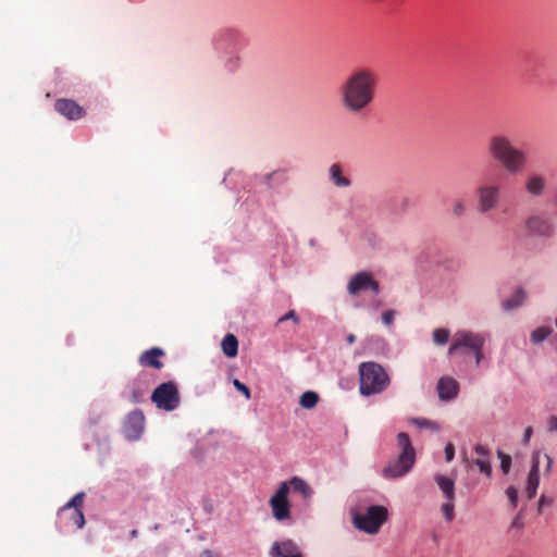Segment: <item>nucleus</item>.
Segmentation results:
<instances>
[{
	"label": "nucleus",
	"instance_id": "12",
	"mask_svg": "<svg viewBox=\"0 0 557 557\" xmlns=\"http://www.w3.org/2000/svg\"><path fill=\"white\" fill-rule=\"evenodd\" d=\"M145 416L141 410H134L127 414L123 432L128 440H138L144 432Z\"/></svg>",
	"mask_w": 557,
	"mask_h": 557
},
{
	"label": "nucleus",
	"instance_id": "37",
	"mask_svg": "<svg viewBox=\"0 0 557 557\" xmlns=\"http://www.w3.org/2000/svg\"><path fill=\"white\" fill-rule=\"evenodd\" d=\"M396 311L395 310H386L382 314V321L386 326H391L394 323Z\"/></svg>",
	"mask_w": 557,
	"mask_h": 557
},
{
	"label": "nucleus",
	"instance_id": "22",
	"mask_svg": "<svg viewBox=\"0 0 557 557\" xmlns=\"http://www.w3.org/2000/svg\"><path fill=\"white\" fill-rule=\"evenodd\" d=\"M434 480L437 483L441 491L443 492L446 499H455V482L453 479L442 474H436L434 476Z\"/></svg>",
	"mask_w": 557,
	"mask_h": 557
},
{
	"label": "nucleus",
	"instance_id": "40",
	"mask_svg": "<svg viewBox=\"0 0 557 557\" xmlns=\"http://www.w3.org/2000/svg\"><path fill=\"white\" fill-rule=\"evenodd\" d=\"M524 523L522 520V512L520 511L511 521L510 527L512 529L521 530L523 528Z\"/></svg>",
	"mask_w": 557,
	"mask_h": 557
},
{
	"label": "nucleus",
	"instance_id": "50",
	"mask_svg": "<svg viewBox=\"0 0 557 557\" xmlns=\"http://www.w3.org/2000/svg\"><path fill=\"white\" fill-rule=\"evenodd\" d=\"M554 203L557 206V190H556V194H555V197H554Z\"/></svg>",
	"mask_w": 557,
	"mask_h": 557
},
{
	"label": "nucleus",
	"instance_id": "14",
	"mask_svg": "<svg viewBox=\"0 0 557 557\" xmlns=\"http://www.w3.org/2000/svg\"><path fill=\"white\" fill-rule=\"evenodd\" d=\"M54 109L67 120H78L85 115L84 108L72 99H58L54 103Z\"/></svg>",
	"mask_w": 557,
	"mask_h": 557
},
{
	"label": "nucleus",
	"instance_id": "15",
	"mask_svg": "<svg viewBox=\"0 0 557 557\" xmlns=\"http://www.w3.org/2000/svg\"><path fill=\"white\" fill-rule=\"evenodd\" d=\"M527 231L534 236L548 237L553 234V225L548 219L541 215H532L525 221Z\"/></svg>",
	"mask_w": 557,
	"mask_h": 557
},
{
	"label": "nucleus",
	"instance_id": "16",
	"mask_svg": "<svg viewBox=\"0 0 557 557\" xmlns=\"http://www.w3.org/2000/svg\"><path fill=\"white\" fill-rule=\"evenodd\" d=\"M546 178L541 173L531 172L524 181L525 193L534 198L542 197L546 191Z\"/></svg>",
	"mask_w": 557,
	"mask_h": 557
},
{
	"label": "nucleus",
	"instance_id": "18",
	"mask_svg": "<svg viewBox=\"0 0 557 557\" xmlns=\"http://www.w3.org/2000/svg\"><path fill=\"white\" fill-rule=\"evenodd\" d=\"M164 356V351L159 347H153L144 351L139 356V363L143 367H150L160 370L163 367V362L160 360Z\"/></svg>",
	"mask_w": 557,
	"mask_h": 557
},
{
	"label": "nucleus",
	"instance_id": "4",
	"mask_svg": "<svg viewBox=\"0 0 557 557\" xmlns=\"http://www.w3.org/2000/svg\"><path fill=\"white\" fill-rule=\"evenodd\" d=\"M397 445L400 448L398 457L389 461L382 471L383 476L389 480L406 475L416 462V450L407 433H398Z\"/></svg>",
	"mask_w": 557,
	"mask_h": 557
},
{
	"label": "nucleus",
	"instance_id": "36",
	"mask_svg": "<svg viewBox=\"0 0 557 557\" xmlns=\"http://www.w3.org/2000/svg\"><path fill=\"white\" fill-rule=\"evenodd\" d=\"M287 320H293V322L298 325L299 324V318L297 315V313L295 312V310H289L286 314H284L283 317H281L278 320H277V324L280 323H283Z\"/></svg>",
	"mask_w": 557,
	"mask_h": 557
},
{
	"label": "nucleus",
	"instance_id": "10",
	"mask_svg": "<svg viewBox=\"0 0 557 557\" xmlns=\"http://www.w3.org/2000/svg\"><path fill=\"white\" fill-rule=\"evenodd\" d=\"M349 295L357 296L361 292L371 290L374 295L380 293V284L370 272L360 271L351 276L347 284Z\"/></svg>",
	"mask_w": 557,
	"mask_h": 557
},
{
	"label": "nucleus",
	"instance_id": "51",
	"mask_svg": "<svg viewBox=\"0 0 557 557\" xmlns=\"http://www.w3.org/2000/svg\"><path fill=\"white\" fill-rule=\"evenodd\" d=\"M555 323H556V326H557V317H556Z\"/></svg>",
	"mask_w": 557,
	"mask_h": 557
},
{
	"label": "nucleus",
	"instance_id": "20",
	"mask_svg": "<svg viewBox=\"0 0 557 557\" xmlns=\"http://www.w3.org/2000/svg\"><path fill=\"white\" fill-rule=\"evenodd\" d=\"M281 484L287 485V494L290 491L300 494L304 498H309L312 495V490L309 484L299 476H293L288 481H284Z\"/></svg>",
	"mask_w": 557,
	"mask_h": 557
},
{
	"label": "nucleus",
	"instance_id": "47",
	"mask_svg": "<svg viewBox=\"0 0 557 557\" xmlns=\"http://www.w3.org/2000/svg\"><path fill=\"white\" fill-rule=\"evenodd\" d=\"M132 399L134 403H139L141 399V394L139 392H133Z\"/></svg>",
	"mask_w": 557,
	"mask_h": 557
},
{
	"label": "nucleus",
	"instance_id": "3",
	"mask_svg": "<svg viewBox=\"0 0 557 557\" xmlns=\"http://www.w3.org/2000/svg\"><path fill=\"white\" fill-rule=\"evenodd\" d=\"M359 391L363 396H371L384 392L391 379L385 369L373 361L362 362L359 366Z\"/></svg>",
	"mask_w": 557,
	"mask_h": 557
},
{
	"label": "nucleus",
	"instance_id": "6",
	"mask_svg": "<svg viewBox=\"0 0 557 557\" xmlns=\"http://www.w3.org/2000/svg\"><path fill=\"white\" fill-rule=\"evenodd\" d=\"M151 401L158 409L165 411L175 410L181 401L176 383L170 381L157 386L151 394Z\"/></svg>",
	"mask_w": 557,
	"mask_h": 557
},
{
	"label": "nucleus",
	"instance_id": "41",
	"mask_svg": "<svg viewBox=\"0 0 557 557\" xmlns=\"http://www.w3.org/2000/svg\"><path fill=\"white\" fill-rule=\"evenodd\" d=\"M455 457V446L451 443H448L445 447V458L446 461H451Z\"/></svg>",
	"mask_w": 557,
	"mask_h": 557
},
{
	"label": "nucleus",
	"instance_id": "17",
	"mask_svg": "<svg viewBox=\"0 0 557 557\" xmlns=\"http://www.w3.org/2000/svg\"><path fill=\"white\" fill-rule=\"evenodd\" d=\"M459 392L458 382L450 376H443L437 383L438 397L443 401H448L457 397Z\"/></svg>",
	"mask_w": 557,
	"mask_h": 557
},
{
	"label": "nucleus",
	"instance_id": "34",
	"mask_svg": "<svg viewBox=\"0 0 557 557\" xmlns=\"http://www.w3.org/2000/svg\"><path fill=\"white\" fill-rule=\"evenodd\" d=\"M233 385L234 387L244 394V396L246 397V399H250L251 397V394H250V389L247 385H245L244 383H242L239 380L235 379L233 380Z\"/></svg>",
	"mask_w": 557,
	"mask_h": 557
},
{
	"label": "nucleus",
	"instance_id": "21",
	"mask_svg": "<svg viewBox=\"0 0 557 557\" xmlns=\"http://www.w3.org/2000/svg\"><path fill=\"white\" fill-rule=\"evenodd\" d=\"M329 173L330 180L336 187L347 188L351 185L350 180L344 175L341 164L333 163L329 169Z\"/></svg>",
	"mask_w": 557,
	"mask_h": 557
},
{
	"label": "nucleus",
	"instance_id": "33",
	"mask_svg": "<svg viewBox=\"0 0 557 557\" xmlns=\"http://www.w3.org/2000/svg\"><path fill=\"white\" fill-rule=\"evenodd\" d=\"M506 495L512 508L518 504V490L515 486H509L506 490Z\"/></svg>",
	"mask_w": 557,
	"mask_h": 557
},
{
	"label": "nucleus",
	"instance_id": "42",
	"mask_svg": "<svg viewBox=\"0 0 557 557\" xmlns=\"http://www.w3.org/2000/svg\"><path fill=\"white\" fill-rule=\"evenodd\" d=\"M547 428L549 432H556L557 431V416H552L548 419Z\"/></svg>",
	"mask_w": 557,
	"mask_h": 557
},
{
	"label": "nucleus",
	"instance_id": "43",
	"mask_svg": "<svg viewBox=\"0 0 557 557\" xmlns=\"http://www.w3.org/2000/svg\"><path fill=\"white\" fill-rule=\"evenodd\" d=\"M550 504H552V499H548L544 495H542L539 499V506H537L539 511L542 512L543 508L545 506H549Z\"/></svg>",
	"mask_w": 557,
	"mask_h": 557
},
{
	"label": "nucleus",
	"instance_id": "23",
	"mask_svg": "<svg viewBox=\"0 0 557 557\" xmlns=\"http://www.w3.org/2000/svg\"><path fill=\"white\" fill-rule=\"evenodd\" d=\"M222 351L224 355L228 358H234L237 356L238 352V341L237 337L228 333L224 336L221 343Z\"/></svg>",
	"mask_w": 557,
	"mask_h": 557
},
{
	"label": "nucleus",
	"instance_id": "26",
	"mask_svg": "<svg viewBox=\"0 0 557 557\" xmlns=\"http://www.w3.org/2000/svg\"><path fill=\"white\" fill-rule=\"evenodd\" d=\"M553 332L550 326H541L535 329L531 335L530 339L533 344H540L544 342Z\"/></svg>",
	"mask_w": 557,
	"mask_h": 557
},
{
	"label": "nucleus",
	"instance_id": "30",
	"mask_svg": "<svg viewBox=\"0 0 557 557\" xmlns=\"http://www.w3.org/2000/svg\"><path fill=\"white\" fill-rule=\"evenodd\" d=\"M474 463L479 467L481 473L491 476L492 474V466L490 462V458H476Z\"/></svg>",
	"mask_w": 557,
	"mask_h": 557
},
{
	"label": "nucleus",
	"instance_id": "25",
	"mask_svg": "<svg viewBox=\"0 0 557 557\" xmlns=\"http://www.w3.org/2000/svg\"><path fill=\"white\" fill-rule=\"evenodd\" d=\"M319 401V395L315 392H305L299 399V405L305 409H312Z\"/></svg>",
	"mask_w": 557,
	"mask_h": 557
},
{
	"label": "nucleus",
	"instance_id": "48",
	"mask_svg": "<svg viewBox=\"0 0 557 557\" xmlns=\"http://www.w3.org/2000/svg\"><path fill=\"white\" fill-rule=\"evenodd\" d=\"M355 341H356V336H355L354 334H349V335L347 336V342H348L349 344L355 343Z\"/></svg>",
	"mask_w": 557,
	"mask_h": 557
},
{
	"label": "nucleus",
	"instance_id": "13",
	"mask_svg": "<svg viewBox=\"0 0 557 557\" xmlns=\"http://www.w3.org/2000/svg\"><path fill=\"white\" fill-rule=\"evenodd\" d=\"M269 557H305L299 546L290 539L275 541L270 549Z\"/></svg>",
	"mask_w": 557,
	"mask_h": 557
},
{
	"label": "nucleus",
	"instance_id": "11",
	"mask_svg": "<svg viewBox=\"0 0 557 557\" xmlns=\"http://www.w3.org/2000/svg\"><path fill=\"white\" fill-rule=\"evenodd\" d=\"M543 457L546 461L545 471L549 472L553 465V459L547 454H542L541 451H535L532 457V466L528 475V483L525 487V492L528 498L531 499L535 496L539 484H540V459Z\"/></svg>",
	"mask_w": 557,
	"mask_h": 557
},
{
	"label": "nucleus",
	"instance_id": "39",
	"mask_svg": "<svg viewBox=\"0 0 557 557\" xmlns=\"http://www.w3.org/2000/svg\"><path fill=\"white\" fill-rule=\"evenodd\" d=\"M474 451L479 456L478 458H490L491 455L490 449L482 444L475 445Z\"/></svg>",
	"mask_w": 557,
	"mask_h": 557
},
{
	"label": "nucleus",
	"instance_id": "49",
	"mask_svg": "<svg viewBox=\"0 0 557 557\" xmlns=\"http://www.w3.org/2000/svg\"><path fill=\"white\" fill-rule=\"evenodd\" d=\"M132 539H135L138 536V531L136 529L132 530L131 533H129Z\"/></svg>",
	"mask_w": 557,
	"mask_h": 557
},
{
	"label": "nucleus",
	"instance_id": "28",
	"mask_svg": "<svg viewBox=\"0 0 557 557\" xmlns=\"http://www.w3.org/2000/svg\"><path fill=\"white\" fill-rule=\"evenodd\" d=\"M455 499L447 498L442 505L441 510L447 522H451L455 519Z\"/></svg>",
	"mask_w": 557,
	"mask_h": 557
},
{
	"label": "nucleus",
	"instance_id": "35",
	"mask_svg": "<svg viewBox=\"0 0 557 557\" xmlns=\"http://www.w3.org/2000/svg\"><path fill=\"white\" fill-rule=\"evenodd\" d=\"M73 523L78 528L82 529L85 525V517L83 513V510H74L72 515Z\"/></svg>",
	"mask_w": 557,
	"mask_h": 557
},
{
	"label": "nucleus",
	"instance_id": "9",
	"mask_svg": "<svg viewBox=\"0 0 557 557\" xmlns=\"http://www.w3.org/2000/svg\"><path fill=\"white\" fill-rule=\"evenodd\" d=\"M269 505L275 520L283 522L290 519V503L288 500L286 484H280L277 491L270 498Z\"/></svg>",
	"mask_w": 557,
	"mask_h": 557
},
{
	"label": "nucleus",
	"instance_id": "24",
	"mask_svg": "<svg viewBox=\"0 0 557 557\" xmlns=\"http://www.w3.org/2000/svg\"><path fill=\"white\" fill-rule=\"evenodd\" d=\"M525 298H527V293L524 292V289L518 288L511 297L505 299L502 302V307L504 310L510 311V310L521 306L524 302Z\"/></svg>",
	"mask_w": 557,
	"mask_h": 557
},
{
	"label": "nucleus",
	"instance_id": "7",
	"mask_svg": "<svg viewBox=\"0 0 557 557\" xmlns=\"http://www.w3.org/2000/svg\"><path fill=\"white\" fill-rule=\"evenodd\" d=\"M486 336L482 333L469 331H458L454 334L453 343L448 349V355L454 356L458 352L465 354V350L472 352L479 347H484Z\"/></svg>",
	"mask_w": 557,
	"mask_h": 557
},
{
	"label": "nucleus",
	"instance_id": "32",
	"mask_svg": "<svg viewBox=\"0 0 557 557\" xmlns=\"http://www.w3.org/2000/svg\"><path fill=\"white\" fill-rule=\"evenodd\" d=\"M467 211V207L463 200H456L451 206V213L454 216L459 218L462 216Z\"/></svg>",
	"mask_w": 557,
	"mask_h": 557
},
{
	"label": "nucleus",
	"instance_id": "38",
	"mask_svg": "<svg viewBox=\"0 0 557 557\" xmlns=\"http://www.w3.org/2000/svg\"><path fill=\"white\" fill-rule=\"evenodd\" d=\"M412 421H413V423H416L420 428H431V429H434V430H438L437 424L435 422L430 421V420H426V419H413Z\"/></svg>",
	"mask_w": 557,
	"mask_h": 557
},
{
	"label": "nucleus",
	"instance_id": "8",
	"mask_svg": "<svg viewBox=\"0 0 557 557\" xmlns=\"http://www.w3.org/2000/svg\"><path fill=\"white\" fill-rule=\"evenodd\" d=\"M478 209L481 213L495 210L502 197V187L498 184H483L476 188Z\"/></svg>",
	"mask_w": 557,
	"mask_h": 557
},
{
	"label": "nucleus",
	"instance_id": "29",
	"mask_svg": "<svg viewBox=\"0 0 557 557\" xmlns=\"http://www.w3.org/2000/svg\"><path fill=\"white\" fill-rule=\"evenodd\" d=\"M449 338V330L435 329L433 331V341L436 345H445Z\"/></svg>",
	"mask_w": 557,
	"mask_h": 557
},
{
	"label": "nucleus",
	"instance_id": "1",
	"mask_svg": "<svg viewBox=\"0 0 557 557\" xmlns=\"http://www.w3.org/2000/svg\"><path fill=\"white\" fill-rule=\"evenodd\" d=\"M380 75L368 65L354 67L338 87V98L342 108L351 115L366 113L377 95Z\"/></svg>",
	"mask_w": 557,
	"mask_h": 557
},
{
	"label": "nucleus",
	"instance_id": "5",
	"mask_svg": "<svg viewBox=\"0 0 557 557\" xmlns=\"http://www.w3.org/2000/svg\"><path fill=\"white\" fill-rule=\"evenodd\" d=\"M388 518V510L381 505L369 506L364 512L354 515V525L368 534H376Z\"/></svg>",
	"mask_w": 557,
	"mask_h": 557
},
{
	"label": "nucleus",
	"instance_id": "44",
	"mask_svg": "<svg viewBox=\"0 0 557 557\" xmlns=\"http://www.w3.org/2000/svg\"><path fill=\"white\" fill-rule=\"evenodd\" d=\"M471 354H473L475 363L479 366L483 359V347H479L478 350H473Z\"/></svg>",
	"mask_w": 557,
	"mask_h": 557
},
{
	"label": "nucleus",
	"instance_id": "31",
	"mask_svg": "<svg viewBox=\"0 0 557 557\" xmlns=\"http://www.w3.org/2000/svg\"><path fill=\"white\" fill-rule=\"evenodd\" d=\"M497 456L500 459V469L507 474L511 467V457L505 454L503 450H497Z\"/></svg>",
	"mask_w": 557,
	"mask_h": 557
},
{
	"label": "nucleus",
	"instance_id": "2",
	"mask_svg": "<svg viewBox=\"0 0 557 557\" xmlns=\"http://www.w3.org/2000/svg\"><path fill=\"white\" fill-rule=\"evenodd\" d=\"M487 153L492 160L499 163L510 175L521 173L528 165L525 151L516 147L505 134H494L487 140Z\"/></svg>",
	"mask_w": 557,
	"mask_h": 557
},
{
	"label": "nucleus",
	"instance_id": "27",
	"mask_svg": "<svg viewBox=\"0 0 557 557\" xmlns=\"http://www.w3.org/2000/svg\"><path fill=\"white\" fill-rule=\"evenodd\" d=\"M84 505V493H77L70 502H67L62 508L61 512H64L71 508L74 510H82Z\"/></svg>",
	"mask_w": 557,
	"mask_h": 557
},
{
	"label": "nucleus",
	"instance_id": "45",
	"mask_svg": "<svg viewBox=\"0 0 557 557\" xmlns=\"http://www.w3.org/2000/svg\"><path fill=\"white\" fill-rule=\"evenodd\" d=\"M532 434H533V429L531 426H528L523 434V442L525 444L530 441Z\"/></svg>",
	"mask_w": 557,
	"mask_h": 557
},
{
	"label": "nucleus",
	"instance_id": "19",
	"mask_svg": "<svg viewBox=\"0 0 557 557\" xmlns=\"http://www.w3.org/2000/svg\"><path fill=\"white\" fill-rule=\"evenodd\" d=\"M289 181L288 171L286 169H277L268 173L263 177V184L268 189L276 188Z\"/></svg>",
	"mask_w": 557,
	"mask_h": 557
},
{
	"label": "nucleus",
	"instance_id": "46",
	"mask_svg": "<svg viewBox=\"0 0 557 557\" xmlns=\"http://www.w3.org/2000/svg\"><path fill=\"white\" fill-rule=\"evenodd\" d=\"M201 557H221L219 554H213L211 550L209 549H205L202 553H201Z\"/></svg>",
	"mask_w": 557,
	"mask_h": 557
}]
</instances>
